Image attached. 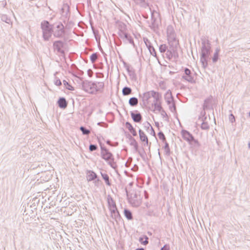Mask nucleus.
<instances>
[{
	"label": "nucleus",
	"instance_id": "603ef678",
	"mask_svg": "<svg viewBox=\"0 0 250 250\" xmlns=\"http://www.w3.org/2000/svg\"><path fill=\"white\" fill-rule=\"evenodd\" d=\"M95 38H96V41H98V38L96 36H95Z\"/></svg>",
	"mask_w": 250,
	"mask_h": 250
},
{
	"label": "nucleus",
	"instance_id": "c85d7f7f",
	"mask_svg": "<svg viewBox=\"0 0 250 250\" xmlns=\"http://www.w3.org/2000/svg\"><path fill=\"white\" fill-rule=\"evenodd\" d=\"M135 19L136 20V22H138L139 23L138 24V26H140L139 23H141V17L138 11H136L135 12Z\"/></svg>",
	"mask_w": 250,
	"mask_h": 250
},
{
	"label": "nucleus",
	"instance_id": "e433bc0d",
	"mask_svg": "<svg viewBox=\"0 0 250 250\" xmlns=\"http://www.w3.org/2000/svg\"><path fill=\"white\" fill-rule=\"evenodd\" d=\"M158 137L160 139L163 140V141H165L166 140V138H165V135H164V134L163 133H158Z\"/></svg>",
	"mask_w": 250,
	"mask_h": 250
},
{
	"label": "nucleus",
	"instance_id": "3c124183",
	"mask_svg": "<svg viewBox=\"0 0 250 250\" xmlns=\"http://www.w3.org/2000/svg\"><path fill=\"white\" fill-rule=\"evenodd\" d=\"M216 60H217V58H214V59H213V61H216Z\"/></svg>",
	"mask_w": 250,
	"mask_h": 250
},
{
	"label": "nucleus",
	"instance_id": "4c0bfd02",
	"mask_svg": "<svg viewBox=\"0 0 250 250\" xmlns=\"http://www.w3.org/2000/svg\"><path fill=\"white\" fill-rule=\"evenodd\" d=\"M139 169V167L138 165L135 164L134 165V166L133 167L131 168V170L133 171H134V172H136Z\"/></svg>",
	"mask_w": 250,
	"mask_h": 250
},
{
	"label": "nucleus",
	"instance_id": "13d9d810",
	"mask_svg": "<svg viewBox=\"0 0 250 250\" xmlns=\"http://www.w3.org/2000/svg\"><path fill=\"white\" fill-rule=\"evenodd\" d=\"M142 250H144L142 249Z\"/></svg>",
	"mask_w": 250,
	"mask_h": 250
},
{
	"label": "nucleus",
	"instance_id": "f257e3e1",
	"mask_svg": "<svg viewBox=\"0 0 250 250\" xmlns=\"http://www.w3.org/2000/svg\"><path fill=\"white\" fill-rule=\"evenodd\" d=\"M79 79L81 81L82 89L85 92L89 94H96L103 92L104 88V82L83 80L82 78H80Z\"/></svg>",
	"mask_w": 250,
	"mask_h": 250
},
{
	"label": "nucleus",
	"instance_id": "bb28decb",
	"mask_svg": "<svg viewBox=\"0 0 250 250\" xmlns=\"http://www.w3.org/2000/svg\"><path fill=\"white\" fill-rule=\"evenodd\" d=\"M98 149V146L96 144H90L89 146V150L90 152H93L94 151L97 150Z\"/></svg>",
	"mask_w": 250,
	"mask_h": 250
},
{
	"label": "nucleus",
	"instance_id": "a18cd8bd",
	"mask_svg": "<svg viewBox=\"0 0 250 250\" xmlns=\"http://www.w3.org/2000/svg\"><path fill=\"white\" fill-rule=\"evenodd\" d=\"M67 19H64L63 20V23L66 25V24L67 23Z\"/></svg>",
	"mask_w": 250,
	"mask_h": 250
},
{
	"label": "nucleus",
	"instance_id": "ea45409f",
	"mask_svg": "<svg viewBox=\"0 0 250 250\" xmlns=\"http://www.w3.org/2000/svg\"><path fill=\"white\" fill-rule=\"evenodd\" d=\"M136 232H137V233L134 235V236L136 237V235H137V237H136V238L138 240L139 242L141 243V236H139V233L138 230H137Z\"/></svg>",
	"mask_w": 250,
	"mask_h": 250
},
{
	"label": "nucleus",
	"instance_id": "c756f323",
	"mask_svg": "<svg viewBox=\"0 0 250 250\" xmlns=\"http://www.w3.org/2000/svg\"><path fill=\"white\" fill-rule=\"evenodd\" d=\"M113 219L115 220V221L116 222V223L118 225H120V224L124 223V220L122 219L121 215L118 216V217H116L114 218Z\"/></svg>",
	"mask_w": 250,
	"mask_h": 250
},
{
	"label": "nucleus",
	"instance_id": "2eb2a0df",
	"mask_svg": "<svg viewBox=\"0 0 250 250\" xmlns=\"http://www.w3.org/2000/svg\"><path fill=\"white\" fill-rule=\"evenodd\" d=\"M52 178V175L50 174V171H44L42 172V176H41V180L44 182H47L50 180Z\"/></svg>",
	"mask_w": 250,
	"mask_h": 250
},
{
	"label": "nucleus",
	"instance_id": "7c9ffc66",
	"mask_svg": "<svg viewBox=\"0 0 250 250\" xmlns=\"http://www.w3.org/2000/svg\"><path fill=\"white\" fill-rule=\"evenodd\" d=\"M90 60L92 62H94L97 60V55L96 53H92L89 57Z\"/></svg>",
	"mask_w": 250,
	"mask_h": 250
},
{
	"label": "nucleus",
	"instance_id": "c03bdc74",
	"mask_svg": "<svg viewBox=\"0 0 250 250\" xmlns=\"http://www.w3.org/2000/svg\"><path fill=\"white\" fill-rule=\"evenodd\" d=\"M161 250H169V248L166 246V247H164V248H163Z\"/></svg>",
	"mask_w": 250,
	"mask_h": 250
},
{
	"label": "nucleus",
	"instance_id": "37998d69",
	"mask_svg": "<svg viewBox=\"0 0 250 250\" xmlns=\"http://www.w3.org/2000/svg\"><path fill=\"white\" fill-rule=\"evenodd\" d=\"M106 144L108 145H110V143H111V141L110 140H107L106 141H105Z\"/></svg>",
	"mask_w": 250,
	"mask_h": 250
},
{
	"label": "nucleus",
	"instance_id": "f8f14e48",
	"mask_svg": "<svg viewBox=\"0 0 250 250\" xmlns=\"http://www.w3.org/2000/svg\"><path fill=\"white\" fill-rule=\"evenodd\" d=\"M107 202L109 210L117 208L115 201L110 195L107 196Z\"/></svg>",
	"mask_w": 250,
	"mask_h": 250
},
{
	"label": "nucleus",
	"instance_id": "dca6fc26",
	"mask_svg": "<svg viewBox=\"0 0 250 250\" xmlns=\"http://www.w3.org/2000/svg\"><path fill=\"white\" fill-rule=\"evenodd\" d=\"M129 136V140L130 141V145L133 146L135 150L138 151L139 154L141 156V151L139 150V145L137 142L131 136L130 134H128Z\"/></svg>",
	"mask_w": 250,
	"mask_h": 250
},
{
	"label": "nucleus",
	"instance_id": "1a4fd4ad",
	"mask_svg": "<svg viewBox=\"0 0 250 250\" xmlns=\"http://www.w3.org/2000/svg\"><path fill=\"white\" fill-rule=\"evenodd\" d=\"M68 101H66L65 98L63 97H60L57 101V106L61 109H65L68 105Z\"/></svg>",
	"mask_w": 250,
	"mask_h": 250
},
{
	"label": "nucleus",
	"instance_id": "8fccbe9b",
	"mask_svg": "<svg viewBox=\"0 0 250 250\" xmlns=\"http://www.w3.org/2000/svg\"><path fill=\"white\" fill-rule=\"evenodd\" d=\"M139 97L140 98H141V93H139Z\"/></svg>",
	"mask_w": 250,
	"mask_h": 250
},
{
	"label": "nucleus",
	"instance_id": "4468645a",
	"mask_svg": "<svg viewBox=\"0 0 250 250\" xmlns=\"http://www.w3.org/2000/svg\"><path fill=\"white\" fill-rule=\"evenodd\" d=\"M125 126L126 128L128 129L129 131L132 134L133 136H136L137 135V133L135 128L129 122H126L125 123Z\"/></svg>",
	"mask_w": 250,
	"mask_h": 250
},
{
	"label": "nucleus",
	"instance_id": "aec40b11",
	"mask_svg": "<svg viewBox=\"0 0 250 250\" xmlns=\"http://www.w3.org/2000/svg\"><path fill=\"white\" fill-rule=\"evenodd\" d=\"M66 7H67L66 11H64V7L62 9V14L65 19H69L70 17V7L67 5H66Z\"/></svg>",
	"mask_w": 250,
	"mask_h": 250
},
{
	"label": "nucleus",
	"instance_id": "5fc2aeb1",
	"mask_svg": "<svg viewBox=\"0 0 250 250\" xmlns=\"http://www.w3.org/2000/svg\"><path fill=\"white\" fill-rule=\"evenodd\" d=\"M231 117H232V118H234V116H233V115H231Z\"/></svg>",
	"mask_w": 250,
	"mask_h": 250
},
{
	"label": "nucleus",
	"instance_id": "a19ab883",
	"mask_svg": "<svg viewBox=\"0 0 250 250\" xmlns=\"http://www.w3.org/2000/svg\"><path fill=\"white\" fill-rule=\"evenodd\" d=\"M185 74L188 76H189L191 73L190 70L189 69H188V68L185 69Z\"/></svg>",
	"mask_w": 250,
	"mask_h": 250
},
{
	"label": "nucleus",
	"instance_id": "864d4df0",
	"mask_svg": "<svg viewBox=\"0 0 250 250\" xmlns=\"http://www.w3.org/2000/svg\"><path fill=\"white\" fill-rule=\"evenodd\" d=\"M139 61H141V57H139Z\"/></svg>",
	"mask_w": 250,
	"mask_h": 250
},
{
	"label": "nucleus",
	"instance_id": "20e7f679",
	"mask_svg": "<svg viewBox=\"0 0 250 250\" xmlns=\"http://www.w3.org/2000/svg\"><path fill=\"white\" fill-rule=\"evenodd\" d=\"M53 28V35L55 38L58 39H63L64 40L66 41L68 34L66 31V29L64 28V25L61 21L52 24Z\"/></svg>",
	"mask_w": 250,
	"mask_h": 250
},
{
	"label": "nucleus",
	"instance_id": "72a5a7b5",
	"mask_svg": "<svg viewBox=\"0 0 250 250\" xmlns=\"http://www.w3.org/2000/svg\"><path fill=\"white\" fill-rule=\"evenodd\" d=\"M147 138L146 136L142 134V142L144 143V144H146L147 145Z\"/></svg>",
	"mask_w": 250,
	"mask_h": 250
},
{
	"label": "nucleus",
	"instance_id": "6e6552de",
	"mask_svg": "<svg viewBox=\"0 0 250 250\" xmlns=\"http://www.w3.org/2000/svg\"><path fill=\"white\" fill-rule=\"evenodd\" d=\"M123 64L124 67L127 70L128 75L130 77L132 81H136L137 77L135 73L134 69L130 65L125 62H123Z\"/></svg>",
	"mask_w": 250,
	"mask_h": 250
},
{
	"label": "nucleus",
	"instance_id": "423d86ee",
	"mask_svg": "<svg viewBox=\"0 0 250 250\" xmlns=\"http://www.w3.org/2000/svg\"><path fill=\"white\" fill-rule=\"evenodd\" d=\"M53 25L49 21L44 20L41 23L42 37L45 42L49 41L53 35Z\"/></svg>",
	"mask_w": 250,
	"mask_h": 250
},
{
	"label": "nucleus",
	"instance_id": "412c9836",
	"mask_svg": "<svg viewBox=\"0 0 250 250\" xmlns=\"http://www.w3.org/2000/svg\"><path fill=\"white\" fill-rule=\"evenodd\" d=\"M138 103V99L135 97H132L129 99L128 104L131 106H136Z\"/></svg>",
	"mask_w": 250,
	"mask_h": 250
},
{
	"label": "nucleus",
	"instance_id": "6e6d98bb",
	"mask_svg": "<svg viewBox=\"0 0 250 250\" xmlns=\"http://www.w3.org/2000/svg\"><path fill=\"white\" fill-rule=\"evenodd\" d=\"M217 54L216 55V57H215L214 58H217Z\"/></svg>",
	"mask_w": 250,
	"mask_h": 250
},
{
	"label": "nucleus",
	"instance_id": "c9c22d12",
	"mask_svg": "<svg viewBox=\"0 0 250 250\" xmlns=\"http://www.w3.org/2000/svg\"><path fill=\"white\" fill-rule=\"evenodd\" d=\"M133 34L135 37V38L138 41V44H139V38L141 37L140 33L136 32V33L133 32Z\"/></svg>",
	"mask_w": 250,
	"mask_h": 250
},
{
	"label": "nucleus",
	"instance_id": "b1692460",
	"mask_svg": "<svg viewBox=\"0 0 250 250\" xmlns=\"http://www.w3.org/2000/svg\"><path fill=\"white\" fill-rule=\"evenodd\" d=\"M109 211L111 213V216L113 219L116 217H118V216L120 215L117 208L110 210Z\"/></svg>",
	"mask_w": 250,
	"mask_h": 250
},
{
	"label": "nucleus",
	"instance_id": "39448f33",
	"mask_svg": "<svg viewBox=\"0 0 250 250\" xmlns=\"http://www.w3.org/2000/svg\"><path fill=\"white\" fill-rule=\"evenodd\" d=\"M101 157L112 168L116 169L117 168L113 154L106 147L103 146L101 149Z\"/></svg>",
	"mask_w": 250,
	"mask_h": 250
},
{
	"label": "nucleus",
	"instance_id": "2f4dec72",
	"mask_svg": "<svg viewBox=\"0 0 250 250\" xmlns=\"http://www.w3.org/2000/svg\"><path fill=\"white\" fill-rule=\"evenodd\" d=\"M94 183V185L96 187H98L99 186L100 184H102L101 180L100 179L99 176L96 178V179L93 181Z\"/></svg>",
	"mask_w": 250,
	"mask_h": 250
},
{
	"label": "nucleus",
	"instance_id": "09e8293b",
	"mask_svg": "<svg viewBox=\"0 0 250 250\" xmlns=\"http://www.w3.org/2000/svg\"><path fill=\"white\" fill-rule=\"evenodd\" d=\"M135 250H141V248H138L136 249H135Z\"/></svg>",
	"mask_w": 250,
	"mask_h": 250
},
{
	"label": "nucleus",
	"instance_id": "9d476101",
	"mask_svg": "<svg viewBox=\"0 0 250 250\" xmlns=\"http://www.w3.org/2000/svg\"><path fill=\"white\" fill-rule=\"evenodd\" d=\"M130 116L135 123H141V112L138 110L130 111Z\"/></svg>",
	"mask_w": 250,
	"mask_h": 250
},
{
	"label": "nucleus",
	"instance_id": "6ab92c4d",
	"mask_svg": "<svg viewBox=\"0 0 250 250\" xmlns=\"http://www.w3.org/2000/svg\"><path fill=\"white\" fill-rule=\"evenodd\" d=\"M182 134L183 138L188 142H191L193 139L192 136L187 131H183Z\"/></svg>",
	"mask_w": 250,
	"mask_h": 250
},
{
	"label": "nucleus",
	"instance_id": "ddd939ff",
	"mask_svg": "<svg viewBox=\"0 0 250 250\" xmlns=\"http://www.w3.org/2000/svg\"><path fill=\"white\" fill-rule=\"evenodd\" d=\"M40 204V199L38 197L34 198L31 201L30 207L32 209H36Z\"/></svg>",
	"mask_w": 250,
	"mask_h": 250
},
{
	"label": "nucleus",
	"instance_id": "a878e982",
	"mask_svg": "<svg viewBox=\"0 0 250 250\" xmlns=\"http://www.w3.org/2000/svg\"><path fill=\"white\" fill-rule=\"evenodd\" d=\"M80 130L82 131V134L84 135H88L90 133V130L83 126H81L80 127Z\"/></svg>",
	"mask_w": 250,
	"mask_h": 250
},
{
	"label": "nucleus",
	"instance_id": "5701e85b",
	"mask_svg": "<svg viewBox=\"0 0 250 250\" xmlns=\"http://www.w3.org/2000/svg\"><path fill=\"white\" fill-rule=\"evenodd\" d=\"M132 90L128 86H125L122 89V94L124 96H128L132 94Z\"/></svg>",
	"mask_w": 250,
	"mask_h": 250
},
{
	"label": "nucleus",
	"instance_id": "de8ad7c7",
	"mask_svg": "<svg viewBox=\"0 0 250 250\" xmlns=\"http://www.w3.org/2000/svg\"><path fill=\"white\" fill-rule=\"evenodd\" d=\"M128 134H129V133H128L126 135V137H127V138H128L129 139V136Z\"/></svg>",
	"mask_w": 250,
	"mask_h": 250
},
{
	"label": "nucleus",
	"instance_id": "f03ea898",
	"mask_svg": "<svg viewBox=\"0 0 250 250\" xmlns=\"http://www.w3.org/2000/svg\"><path fill=\"white\" fill-rule=\"evenodd\" d=\"M117 26L119 30V36L123 40V41L125 43L132 44L134 47L136 48V46L133 39L128 32L126 24L122 21H119L117 22Z\"/></svg>",
	"mask_w": 250,
	"mask_h": 250
},
{
	"label": "nucleus",
	"instance_id": "cd10ccee",
	"mask_svg": "<svg viewBox=\"0 0 250 250\" xmlns=\"http://www.w3.org/2000/svg\"><path fill=\"white\" fill-rule=\"evenodd\" d=\"M1 20L7 23H9L10 19L6 15H2L0 17Z\"/></svg>",
	"mask_w": 250,
	"mask_h": 250
},
{
	"label": "nucleus",
	"instance_id": "f3484780",
	"mask_svg": "<svg viewBox=\"0 0 250 250\" xmlns=\"http://www.w3.org/2000/svg\"><path fill=\"white\" fill-rule=\"evenodd\" d=\"M74 22L69 19H67V23L64 25V28L66 29V31L69 35L72 28L74 26Z\"/></svg>",
	"mask_w": 250,
	"mask_h": 250
},
{
	"label": "nucleus",
	"instance_id": "4d7b16f0",
	"mask_svg": "<svg viewBox=\"0 0 250 250\" xmlns=\"http://www.w3.org/2000/svg\"><path fill=\"white\" fill-rule=\"evenodd\" d=\"M137 183H138V184H137V185L138 186V185H139V182H137Z\"/></svg>",
	"mask_w": 250,
	"mask_h": 250
},
{
	"label": "nucleus",
	"instance_id": "a211bd4d",
	"mask_svg": "<svg viewBox=\"0 0 250 250\" xmlns=\"http://www.w3.org/2000/svg\"><path fill=\"white\" fill-rule=\"evenodd\" d=\"M101 174L102 179L104 180L105 184L108 186H110L111 185V182L108 174L105 172L103 173L102 172H101Z\"/></svg>",
	"mask_w": 250,
	"mask_h": 250
},
{
	"label": "nucleus",
	"instance_id": "58836bf2",
	"mask_svg": "<svg viewBox=\"0 0 250 250\" xmlns=\"http://www.w3.org/2000/svg\"><path fill=\"white\" fill-rule=\"evenodd\" d=\"M136 5L141 6V0H132Z\"/></svg>",
	"mask_w": 250,
	"mask_h": 250
},
{
	"label": "nucleus",
	"instance_id": "79ce46f5",
	"mask_svg": "<svg viewBox=\"0 0 250 250\" xmlns=\"http://www.w3.org/2000/svg\"><path fill=\"white\" fill-rule=\"evenodd\" d=\"M138 127L139 128V130H138L139 136L140 138L141 139V128H139V127Z\"/></svg>",
	"mask_w": 250,
	"mask_h": 250
},
{
	"label": "nucleus",
	"instance_id": "393cba45",
	"mask_svg": "<svg viewBox=\"0 0 250 250\" xmlns=\"http://www.w3.org/2000/svg\"><path fill=\"white\" fill-rule=\"evenodd\" d=\"M62 82L66 89L70 91L74 90V87H73L66 80H63Z\"/></svg>",
	"mask_w": 250,
	"mask_h": 250
},
{
	"label": "nucleus",
	"instance_id": "7ed1b4c3",
	"mask_svg": "<svg viewBox=\"0 0 250 250\" xmlns=\"http://www.w3.org/2000/svg\"><path fill=\"white\" fill-rule=\"evenodd\" d=\"M54 52L58 55L65 57L66 53L68 51V46L66 41L56 40L53 42Z\"/></svg>",
	"mask_w": 250,
	"mask_h": 250
},
{
	"label": "nucleus",
	"instance_id": "0eeeda50",
	"mask_svg": "<svg viewBox=\"0 0 250 250\" xmlns=\"http://www.w3.org/2000/svg\"><path fill=\"white\" fill-rule=\"evenodd\" d=\"M125 193L128 202L134 207H138L141 205V196L136 191L129 192L125 188Z\"/></svg>",
	"mask_w": 250,
	"mask_h": 250
},
{
	"label": "nucleus",
	"instance_id": "49530a36",
	"mask_svg": "<svg viewBox=\"0 0 250 250\" xmlns=\"http://www.w3.org/2000/svg\"><path fill=\"white\" fill-rule=\"evenodd\" d=\"M147 243H148V242H147V240H145V241H144L143 242V243H144V244H147Z\"/></svg>",
	"mask_w": 250,
	"mask_h": 250
},
{
	"label": "nucleus",
	"instance_id": "473e14b6",
	"mask_svg": "<svg viewBox=\"0 0 250 250\" xmlns=\"http://www.w3.org/2000/svg\"><path fill=\"white\" fill-rule=\"evenodd\" d=\"M54 84L57 86H61L62 85V82L60 79L58 77H55L54 80Z\"/></svg>",
	"mask_w": 250,
	"mask_h": 250
},
{
	"label": "nucleus",
	"instance_id": "4be33fe9",
	"mask_svg": "<svg viewBox=\"0 0 250 250\" xmlns=\"http://www.w3.org/2000/svg\"><path fill=\"white\" fill-rule=\"evenodd\" d=\"M124 214L126 219L128 220L133 219V215L131 211L128 208H125L124 210Z\"/></svg>",
	"mask_w": 250,
	"mask_h": 250
},
{
	"label": "nucleus",
	"instance_id": "9b49d317",
	"mask_svg": "<svg viewBox=\"0 0 250 250\" xmlns=\"http://www.w3.org/2000/svg\"><path fill=\"white\" fill-rule=\"evenodd\" d=\"M86 179L88 182L94 181L98 177V175L91 170H87L86 171Z\"/></svg>",
	"mask_w": 250,
	"mask_h": 250
},
{
	"label": "nucleus",
	"instance_id": "f704fd0d",
	"mask_svg": "<svg viewBox=\"0 0 250 250\" xmlns=\"http://www.w3.org/2000/svg\"><path fill=\"white\" fill-rule=\"evenodd\" d=\"M97 140H98V143H99V144L100 145L101 149H102V148L103 147H103H106L104 145V144L102 142L100 137L97 136Z\"/></svg>",
	"mask_w": 250,
	"mask_h": 250
}]
</instances>
